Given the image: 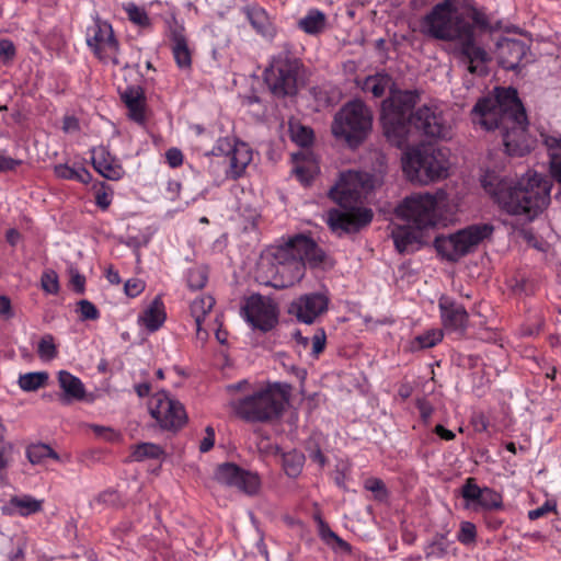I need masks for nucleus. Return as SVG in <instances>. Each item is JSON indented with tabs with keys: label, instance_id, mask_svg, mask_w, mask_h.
<instances>
[{
	"label": "nucleus",
	"instance_id": "1",
	"mask_svg": "<svg viewBox=\"0 0 561 561\" xmlns=\"http://www.w3.org/2000/svg\"><path fill=\"white\" fill-rule=\"evenodd\" d=\"M423 35L443 42L454 43L453 55L470 73L485 75V65L490 61L486 50L477 44L474 28H491L484 12L468 5L460 12L456 0H444L435 4L420 23Z\"/></svg>",
	"mask_w": 561,
	"mask_h": 561
},
{
	"label": "nucleus",
	"instance_id": "2",
	"mask_svg": "<svg viewBox=\"0 0 561 561\" xmlns=\"http://www.w3.org/2000/svg\"><path fill=\"white\" fill-rule=\"evenodd\" d=\"M494 96L479 99L471 114L486 130L499 129L505 152L512 157H524L535 145L528 131L526 110L513 87L495 88Z\"/></svg>",
	"mask_w": 561,
	"mask_h": 561
},
{
	"label": "nucleus",
	"instance_id": "3",
	"mask_svg": "<svg viewBox=\"0 0 561 561\" xmlns=\"http://www.w3.org/2000/svg\"><path fill=\"white\" fill-rule=\"evenodd\" d=\"M481 184L503 210L528 220L535 219L550 204L552 181L537 172H527L516 183L488 173Z\"/></svg>",
	"mask_w": 561,
	"mask_h": 561
},
{
	"label": "nucleus",
	"instance_id": "4",
	"mask_svg": "<svg viewBox=\"0 0 561 561\" xmlns=\"http://www.w3.org/2000/svg\"><path fill=\"white\" fill-rule=\"evenodd\" d=\"M420 100L417 91L390 88L389 96L382 101L381 122L383 135L394 147L408 145L410 135V115Z\"/></svg>",
	"mask_w": 561,
	"mask_h": 561
},
{
	"label": "nucleus",
	"instance_id": "5",
	"mask_svg": "<svg viewBox=\"0 0 561 561\" xmlns=\"http://www.w3.org/2000/svg\"><path fill=\"white\" fill-rule=\"evenodd\" d=\"M305 67L298 57L284 45L283 49L273 56L268 67L263 72V80L268 91L277 99L293 98L304 84Z\"/></svg>",
	"mask_w": 561,
	"mask_h": 561
},
{
	"label": "nucleus",
	"instance_id": "6",
	"mask_svg": "<svg viewBox=\"0 0 561 561\" xmlns=\"http://www.w3.org/2000/svg\"><path fill=\"white\" fill-rule=\"evenodd\" d=\"M291 386L276 382L248 396L237 402L232 408L238 416L250 422H268L277 419L289 400Z\"/></svg>",
	"mask_w": 561,
	"mask_h": 561
},
{
	"label": "nucleus",
	"instance_id": "7",
	"mask_svg": "<svg viewBox=\"0 0 561 561\" xmlns=\"http://www.w3.org/2000/svg\"><path fill=\"white\" fill-rule=\"evenodd\" d=\"M345 184H335L329 191V196L345 210L332 209L328 214L330 229L339 236L354 233L366 227L373 220L374 214L370 208L355 207L363 195L344 188Z\"/></svg>",
	"mask_w": 561,
	"mask_h": 561
},
{
	"label": "nucleus",
	"instance_id": "8",
	"mask_svg": "<svg viewBox=\"0 0 561 561\" xmlns=\"http://www.w3.org/2000/svg\"><path fill=\"white\" fill-rule=\"evenodd\" d=\"M402 165L410 181L428 184L448 176L449 161L444 150L422 145L404 153Z\"/></svg>",
	"mask_w": 561,
	"mask_h": 561
},
{
	"label": "nucleus",
	"instance_id": "9",
	"mask_svg": "<svg viewBox=\"0 0 561 561\" xmlns=\"http://www.w3.org/2000/svg\"><path fill=\"white\" fill-rule=\"evenodd\" d=\"M373 124L370 110L359 100L347 102L335 114L332 134L343 138L352 148L359 146L368 136Z\"/></svg>",
	"mask_w": 561,
	"mask_h": 561
},
{
	"label": "nucleus",
	"instance_id": "10",
	"mask_svg": "<svg viewBox=\"0 0 561 561\" xmlns=\"http://www.w3.org/2000/svg\"><path fill=\"white\" fill-rule=\"evenodd\" d=\"M493 230L490 224H474L447 236H436L433 244L443 259L458 262L461 257L474 252L483 240L492 236Z\"/></svg>",
	"mask_w": 561,
	"mask_h": 561
},
{
	"label": "nucleus",
	"instance_id": "11",
	"mask_svg": "<svg viewBox=\"0 0 561 561\" xmlns=\"http://www.w3.org/2000/svg\"><path fill=\"white\" fill-rule=\"evenodd\" d=\"M270 273L272 279L265 280L266 285L274 288H288L298 283L305 275V266L300 256L294 252L293 242L287 240L283 244L272 248Z\"/></svg>",
	"mask_w": 561,
	"mask_h": 561
},
{
	"label": "nucleus",
	"instance_id": "12",
	"mask_svg": "<svg viewBox=\"0 0 561 561\" xmlns=\"http://www.w3.org/2000/svg\"><path fill=\"white\" fill-rule=\"evenodd\" d=\"M437 198L431 193H414L407 196L397 207L398 218L405 220L417 230L434 227L437 224Z\"/></svg>",
	"mask_w": 561,
	"mask_h": 561
},
{
	"label": "nucleus",
	"instance_id": "13",
	"mask_svg": "<svg viewBox=\"0 0 561 561\" xmlns=\"http://www.w3.org/2000/svg\"><path fill=\"white\" fill-rule=\"evenodd\" d=\"M87 44L101 61L121 65L118 42L110 23L95 18L94 24L88 28Z\"/></svg>",
	"mask_w": 561,
	"mask_h": 561
},
{
	"label": "nucleus",
	"instance_id": "14",
	"mask_svg": "<svg viewBox=\"0 0 561 561\" xmlns=\"http://www.w3.org/2000/svg\"><path fill=\"white\" fill-rule=\"evenodd\" d=\"M149 411L163 430L176 431L187 421L183 404L170 398L165 391H159L151 398Z\"/></svg>",
	"mask_w": 561,
	"mask_h": 561
},
{
	"label": "nucleus",
	"instance_id": "15",
	"mask_svg": "<svg viewBox=\"0 0 561 561\" xmlns=\"http://www.w3.org/2000/svg\"><path fill=\"white\" fill-rule=\"evenodd\" d=\"M245 320L262 332L271 331L278 322V310L273 299L260 294L247 298L241 308Z\"/></svg>",
	"mask_w": 561,
	"mask_h": 561
},
{
	"label": "nucleus",
	"instance_id": "16",
	"mask_svg": "<svg viewBox=\"0 0 561 561\" xmlns=\"http://www.w3.org/2000/svg\"><path fill=\"white\" fill-rule=\"evenodd\" d=\"M414 127L424 136L435 139L450 138V126L446 123L443 113L436 108L423 105L410 115V129Z\"/></svg>",
	"mask_w": 561,
	"mask_h": 561
},
{
	"label": "nucleus",
	"instance_id": "17",
	"mask_svg": "<svg viewBox=\"0 0 561 561\" xmlns=\"http://www.w3.org/2000/svg\"><path fill=\"white\" fill-rule=\"evenodd\" d=\"M329 298L321 293L306 294L294 300L288 312L295 314L299 322L311 324L316 319L327 312Z\"/></svg>",
	"mask_w": 561,
	"mask_h": 561
},
{
	"label": "nucleus",
	"instance_id": "18",
	"mask_svg": "<svg viewBox=\"0 0 561 561\" xmlns=\"http://www.w3.org/2000/svg\"><path fill=\"white\" fill-rule=\"evenodd\" d=\"M528 53L529 46L520 39L504 37L496 43L499 65L506 70H516Z\"/></svg>",
	"mask_w": 561,
	"mask_h": 561
},
{
	"label": "nucleus",
	"instance_id": "19",
	"mask_svg": "<svg viewBox=\"0 0 561 561\" xmlns=\"http://www.w3.org/2000/svg\"><path fill=\"white\" fill-rule=\"evenodd\" d=\"M293 242L294 252L300 256L304 266L318 267L325 257L324 251L311 239L302 234H297L288 239Z\"/></svg>",
	"mask_w": 561,
	"mask_h": 561
},
{
	"label": "nucleus",
	"instance_id": "20",
	"mask_svg": "<svg viewBox=\"0 0 561 561\" xmlns=\"http://www.w3.org/2000/svg\"><path fill=\"white\" fill-rule=\"evenodd\" d=\"M122 101L128 108V116L130 119L138 124H144L146 96L144 89L140 85H128L124 90L118 88Z\"/></svg>",
	"mask_w": 561,
	"mask_h": 561
},
{
	"label": "nucleus",
	"instance_id": "21",
	"mask_svg": "<svg viewBox=\"0 0 561 561\" xmlns=\"http://www.w3.org/2000/svg\"><path fill=\"white\" fill-rule=\"evenodd\" d=\"M391 236L394 247L400 253L414 252L424 243L422 240L423 230H417L409 224L408 226H399L394 228Z\"/></svg>",
	"mask_w": 561,
	"mask_h": 561
},
{
	"label": "nucleus",
	"instance_id": "22",
	"mask_svg": "<svg viewBox=\"0 0 561 561\" xmlns=\"http://www.w3.org/2000/svg\"><path fill=\"white\" fill-rule=\"evenodd\" d=\"M443 324L451 331H463L468 324V312L462 305L445 299L439 300Z\"/></svg>",
	"mask_w": 561,
	"mask_h": 561
},
{
	"label": "nucleus",
	"instance_id": "23",
	"mask_svg": "<svg viewBox=\"0 0 561 561\" xmlns=\"http://www.w3.org/2000/svg\"><path fill=\"white\" fill-rule=\"evenodd\" d=\"M92 164L96 172L112 181L119 180L124 174L123 168L115 162L106 148L102 146L92 150Z\"/></svg>",
	"mask_w": 561,
	"mask_h": 561
},
{
	"label": "nucleus",
	"instance_id": "24",
	"mask_svg": "<svg viewBox=\"0 0 561 561\" xmlns=\"http://www.w3.org/2000/svg\"><path fill=\"white\" fill-rule=\"evenodd\" d=\"M58 383L62 392L59 400L62 404H70L73 401H82L85 398V388L82 381L67 370L58 373Z\"/></svg>",
	"mask_w": 561,
	"mask_h": 561
},
{
	"label": "nucleus",
	"instance_id": "25",
	"mask_svg": "<svg viewBox=\"0 0 561 561\" xmlns=\"http://www.w3.org/2000/svg\"><path fill=\"white\" fill-rule=\"evenodd\" d=\"M43 510V501L36 500L31 495H14L8 504L3 505L1 511L4 515L11 516L18 513L21 516H28Z\"/></svg>",
	"mask_w": 561,
	"mask_h": 561
},
{
	"label": "nucleus",
	"instance_id": "26",
	"mask_svg": "<svg viewBox=\"0 0 561 561\" xmlns=\"http://www.w3.org/2000/svg\"><path fill=\"white\" fill-rule=\"evenodd\" d=\"M377 180L374 175L360 171H347L342 173L336 184H345L344 188L358 192L362 195L375 187Z\"/></svg>",
	"mask_w": 561,
	"mask_h": 561
},
{
	"label": "nucleus",
	"instance_id": "27",
	"mask_svg": "<svg viewBox=\"0 0 561 561\" xmlns=\"http://www.w3.org/2000/svg\"><path fill=\"white\" fill-rule=\"evenodd\" d=\"M165 318L164 305L161 297L157 296L139 317V322H141L148 331L154 332L162 327Z\"/></svg>",
	"mask_w": 561,
	"mask_h": 561
},
{
	"label": "nucleus",
	"instance_id": "28",
	"mask_svg": "<svg viewBox=\"0 0 561 561\" xmlns=\"http://www.w3.org/2000/svg\"><path fill=\"white\" fill-rule=\"evenodd\" d=\"M171 39L173 42L172 53L176 65L182 69H190L192 55L184 34L182 31L174 30L171 33Z\"/></svg>",
	"mask_w": 561,
	"mask_h": 561
},
{
	"label": "nucleus",
	"instance_id": "29",
	"mask_svg": "<svg viewBox=\"0 0 561 561\" xmlns=\"http://www.w3.org/2000/svg\"><path fill=\"white\" fill-rule=\"evenodd\" d=\"M247 16L257 33L265 37H273L275 27L264 9L259 7L247 8Z\"/></svg>",
	"mask_w": 561,
	"mask_h": 561
},
{
	"label": "nucleus",
	"instance_id": "30",
	"mask_svg": "<svg viewBox=\"0 0 561 561\" xmlns=\"http://www.w3.org/2000/svg\"><path fill=\"white\" fill-rule=\"evenodd\" d=\"M543 142L548 148L550 174L556 181H561V138L543 136Z\"/></svg>",
	"mask_w": 561,
	"mask_h": 561
},
{
	"label": "nucleus",
	"instance_id": "31",
	"mask_svg": "<svg viewBox=\"0 0 561 561\" xmlns=\"http://www.w3.org/2000/svg\"><path fill=\"white\" fill-rule=\"evenodd\" d=\"M325 23V14L318 9H312L305 18L298 21V26L309 35H317L323 32Z\"/></svg>",
	"mask_w": 561,
	"mask_h": 561
},
{
	"label": "nucleus",
	"instance_id": "32",
	"mask_svg": "<svg viewBox=\"0 0 561 561\" xmlns=\"http://www.w3.org/2000/svg\"><path fill=\"white\" fill-rule=\"evenodd\" d=\"M391 83L392 79L389 75L378 73L366 78L363 90L371 93L375 98H381Z\"/></svg>",
	"mask_w": 561,
	"mask_h": 561
},
{
	"label": "nucleus",
	"instance_id": "33",
	"mask_svg": "<svg viewBox=\"0 0 561 561\" xmlns=\"http://www.w3.org/2000/svg\"><path fill=\"white\" fill-rule=\"evenodd\" d=\"M305 460V455L296 449L283 454V468L286 474L290 478L298 477L302 470Z\"/></svg>",
	"mask_w": 561,
	"mask_h": 561
},
{
	"label": "nucleus",
	"instance_id": "34",
	"mask_svg": "<svg viewBox=\"0 0 561 561\" xmlns=\"http://www.w3.org/2000/svg\"><path fill=\"white\" fill-rule=\"evenodd\" d=\"M215 305V299L211 296H204L202 298L195 299L191 305V313L195 319L196 330L198 331V335H201V324L206 317V314L213 309Z\"/></svg>",
	"mask_w": 561,
	"mask_h": 561
},
{
	"label": "nucleus",
	"instance_id": "35",
	"mask_svg": "<svg viewBox=\"0 0 561 561\" xmlns=\"http://www.w3.org/2000/svg\"><path fill=\"white\" fill-rule=\"evenodd\" d=\"M54 172L59 179L76 180L84 184L92 180L91 173L85 168L73 169L67 164H58L55 165Z\"/></svg>",
	"mask_w": 561,
	"mask_h": 561
},
{
	"label": "nucleus",
	"instance_id": "36",
	"mask_svg": "<svg viewBox=\"0 0 561 561\" xmlns=\"http://www.w3.org/2000/svg\"><path fill=\"white\" fill-rule=\"evenodd\" d=\"M48 378L46 371L27 373L19 377L18 383L24 391H36L47 383Z\"/></svg>",
	"mask_w": 561,
	"mask_h": 561
},
{
	"label": "nucleus",
	"instance_id": "37",
	"mask_svg": "<svg viewBox=\"0 0 561 561\" xmlns=\"http://www.w3.org/2000/svg\"><path fill=\"white\" fill-rule=\"evenodd\" d=\"M233 486L248 495H255L260 491L261 480L257 473L243 469Z\"/></svg>",
	"mask_w": 561,
	"mask_h": 561
},
{
	"label": "nucleus",
	"instance_id": "38",
	"mask_svg": "<svg viewBox=\"0 0 561 561\" xmlns=\"http://www.w3.org/2000/svg\"><path fill=\"white\" fill-rule=\"evenodd\" d=\"M242 471L243 469L236 463L226 462L218 466L215 478L219 483L233 486Z\"/></svg>",
	"mask_w": 561,
	"mask_h": 561
},
{
	"label": "nucleus",
	"instance_id": "39",
	"mask_svg": "<svg viewBox=\"0 0 561 561\" xmlns=\"http://www.w3.org/2000/svg\"><path fill=\"white\" fill-rule=\"evenodd\" d=\"M163 455V449L152 443H141L135 446L131 458L135 461H142L145 459H158Z\"/></svg>",
	"mask_w": 561,
	"mask_h": 561
},
{
	"label": "nucleus",
	"instance_id": "40",
	"mask_svg": "<svg viewBox=\"0 0 561 561\" xmlns=\"http://www.w3.org/2000/svg\"><path fill=\"white\" fill-rule=\"evenodd\" d=\"M27 458L32 463H39L43 459L50 457L59 459L57 453L46 444H34L27 448Z\"/></svg>",
	"mask_w": 561,
	"mask_h": 561
},
{
	"label": "nucleus",
	"instance_id": "41",
	"mask_svg": "<svg viewBox=\"0 0 561 561\" xmlns=\"http://www.w3.org/2000/svg\"><path fill=\"white\" fill-rule=\"evenodd\" d=\"M448 546L449 542L447 536L444 534H436L431 543L426 547L425 557L443 558L447 553Z\"/></svg>",
	"mask_w": 561,
	"mask_h": 561
},
{
	"label": "nucleus",
	"instance_id": "42",
	"mask_svg": "<svg viewBox=\"0 0 561 561\" xmlns=\"http://www.w3.org/2000/svg\"><path fill=\"white\" fill-rule=\"evenodd\" d=\"M481 497L479 499L478 505L483 510H497L502 507L503 501L502 495L490 489L483 488Z\"/></svg>",
	"mask_w": 561,
	"mask_h": 561
},
{
	"label": "nucleus",
	"instance_id": "43",
	"mask_svg": "<svg viewBox=\"0 0 561 561\" xmlns=\"http://www.w3.org/2000/svg\"><path fill=\"white\" fill-rule=\"evenodd\" d=\"M125 10L127 12L129 21H131L134 24L145 28L150 27L151 21L145 9L134 3H128L125 7Z\"/></svg>",
	"mask_w": 561,
	"mask_h": 561
},
{
	"label": "nucleus",
	"instance_id": "44",
	"mask_svg": "<svg viewBox=\"0 0 561 561\" xmlns=\"http://www.w3.org/2000/svg\"><path fill=\"white\" fill-rule=\"evenodd\" d=\"M291 140L301 147L309 146L313 140V130L302 125H290Z\"/></svg>",
	"mask_w": 561,
	"mask_h": 561
},
{
	"label": "nucleus",
	"instance_id": "45",
	"mask_svg": "<svg viewBox=\"0 0 561 561\" xmlns=\"http://www.w3.org/2000/svg\"><path fill=\"white\" fill-rule=\"evenodd\" d=\"M364 488L374 494V499L383 502L388 499L389 492L385 482L379 478H368L364 482Z\"/></svg>",
	"mask_w": 561,
	"mask_h": 561
},
{
	"label": "nucleus",
	"instance_id": "46",
	"mask_svg": "<svg viewBox=\"0 0 561 561\" xmlns=\"http://www.w3.org/2000/svg\"><path fill=\"white\" fill-rule=\"evenodd\" d=\"M443 339V332L442 331H427L424 334H421L416 336L413 341V347L414 348H430L435 346L438 342H440Z\"/></svg>",
	"mask_w": 561,
	"mask_h": 561
},
{
	"label": "nucleus",
	"instance_id": "47",
	"mask_svg": "<svg viewBox=\"0 0 561 561\" xmlns=\"http://www.w3.org/2000/svg\"><path fill=\"white\" fill-rule=\"evenodd\" d=\"M207 271L204 267H193L187 273V286L192 290L204 288L207 283Z\"/></svg>",
	"mask_w": 561,
	"mask_h": 561
},
{
	"label": "nucleus",
	"instance_id": "48",
	"mask_svg": "<svg viewBox=\"0 0 561 561\" xmlns=\"http://www.w3.org/2000/svg\"><path fill=\"white\" fill-rule=\"evenodd\" d=\"M482 490L483 488L477 484L474 478H468L461 488V496L470 503L478 504Z\"/></svg>",
	"mask_w": 561,
	"mask_h": 561
},
{
	"label": "nucleus",
	"instance_id": "49",
	"mask_svg": "<svg viewBox=\"0 0 561 561\" xmlns=\"http://www.w3.org/2000/svg\"><path fill=\"white\" fill-rule=\"evenodd\" d=\"M41 287L45 293L50 295H57L59 293L58 275L54 270H47L42 274Z\"/></svg>",
	"mask_w": 561,
	"mask_h": 561
},
{
	"label": "nucleus",
	"instance_id": "50",
	"mask_svg": "<svg viewBox=\"0 0 561 561\" xmlns=\"http://www.w3.org/2000/svg\"><path fill=\"white\" fill-rule=\"evenodd\" d=\"M5 427L0 425V480L4 479V469L9 462V456L13 449V445L11 443H5L3 440Z\"/></svg>",
	"mask_w": 561,
	"mask_h": 561
},
{
	"label": "nucleus",
	"instance_id": "51",
	"mask_svg": "<svg viewBox=\"0 0 561 561\" xmlns=\"http://www.w3.org/2000/svg\"><path fill=\"white\" fill-rule=\"evenodd\" d=\"M37 353L39 357L44 359H53L57 356V348L53 335L47 334L41 339Z\"/></svg>",
	"mask_w": 561,
	"mask_h": 561
},
{
	"label": "nucleus",
	"instance_id": "52",
	"mask_svg": "<svg viewBox=\"0 0 561 561\" xmlns=\"http://www.w3.org/2000/svg\"><path fill=\"white\" fill-rule=\"evenodd\" d=\"M310 93L319 106L327 107L335 103L333 91H329L325 87H313Z\"/></svg>",
	"mask_w": 561,
	"mask_h": 561
},
{
	"label": "nucleus",
	"instance_id": "53",
	"mask_svg": "<svg viewBox=\"0 0 561 561\" xmlns=\"http://www.w3.org/2000/svg\"><path fill=\"white\" fill-rule=\"evenodd\" d=\"M239 150L234 149L232 156L230 157V170L233 179L239 178L248 165L250 158L244 154L242 158H239Z\"/></svg>",
	"mask_w": 561,
	"mask_h": 561
},
{
	"label": "nucleus",
	"instance_id": "54",
	"mask_svg": "<svg viewBox=\"0 0 561 561\" xmlns=\"http://www.w3.org/2000/svg\"><path fill=\"white\" fill-rule=\"evenodd\" d=\"M77 305L81 321L99 319L100 312L91 301L82 299Z\"/></svg>",
	"mask_w": 561,
	"mask_h": 561
},
{
	"label": "nucleus",
	"instance_id": "55",
	"mask_svg": "<svg viewBox=\"0 0 561 561\" xmlns=\"http://www.w3.org/2000/svg\"><path fill=\"white\" fill-rule=\"evenodd\" d=\"M70 285L77 294H84L85 291V277L80 274L76 267L69 268Z\"/></svg>",
	"mask_w": 561,
	"mask_h": 561
},
{
	"label": "nucleus",
	"instance_id": "56",
	"mask_svg": "<svg viewBox=\"0 0 561 561\" xmlns=\"http://www.w3.org/2000/svg\"><path fill=\"white\" fill-rule=\"evenodd\" d=\"M145 289V282L139 278H130L127 279L124 285L125 294L128 297H137L140 295Z\"/></svg>",
	"mask_w": 561,
	"mask_h": 561
},
{
	"label": "nucleus",
	"instance_id": "57",
	"mask_svg": "<svg viewBox=\"0 0 561 561\" xmlns=\"http://www.w3.org/2000/svg\"><path fill=\"white\" fill-rule=\"evenodd\" d=\"M476 538V526L472 523L465 522L461 524L460 531L458 534V540L462 543H470Z\"/></svg>",
	"mask_w": 561,
	"mask_h": 561
},
{
	"label": "nucleus",
	"instance_id": "58",
	"mask_svg": "<svg viewBox=\"0 0 561 561\" xmlns=\"http://www.w3.org/2000/svg\"><path fill=\"white\" fill-rule=\"evenodd\" d=\"M556 507H557L556 502L546 501V503L543 505H541L540 507L529 511L528 518L530 520L538 519L550 512H556Z\"/></svg>",
	"mask_w": 561,
	"mask_h": 561
},
{
	"label": "nucleus",
	"instance_id": "59",
	"mask_svg": "<svg viewBox=\"0 0 561 561\" xmlns=\"http://www.w3.org/2000/svg\"><path fill=\"white\" fill-rule=\"evenodd\" d=\"M325 332L323 329H319L316 334L312 336V354H320L325 346Z\"/></svg>",
	"mask_w": 561,
	"mask_h": 561
},
{
	"label": "nucleus",
	"instance_id": "60",
	"mask_svg": "<svg viewBox=\"0 0 561 561\" xmlns=\"http://www.w3.org/2000/svg\"><path fill=\"white\" fill-rule=\"evenodd\" d=\"M206 436L199 444V451L207 453L209 451L215 444V430L211 426H207L205 428Z\"/></svg>",
	"mask_w": 561,
	"mask_h": 561
},
{
	"label": "nucleus",
	"instance_id": "61",
	"mask_svg": "<svg viewBox=\"0 0 561 561\" xmlns=\"http://www.w3.org/2000/svg\"><path fill=\"white\" fill-rule=\"evenodd\" d=\"M165 158L171 168L180 167L183 163V154L178 148L169 149L165 152Z\"/></svg>",
	"mask_w": 561,
	"mask_h": 561
},
{
	"label": "nucleus",
	"instance_id": "62",
	"mask_svg": "<svg viewBox=\"0 0 561 561\" xmlns=\"http://www.w3.org/2000/svg\"><path fill=\"white\" fill-rule=\"evenodd\" d=\"M99 501L107 505L117 506L121 504V496L116 491H104L99 495Z\"/></svg>",
	"mask_w": 561,
	"mask_h": 561
},
{
	"label": "nucleus",
	"instance_id": "63",
	"mask_svg": "<svg viewBox=\"0 0 561 561\" xmlns=\"http://www.w3.org/2000/svg\"><path fill=\"white\" fill-rule=\"evenodd\" d=\"M471 424L477 432H485L489 427V420L483 413H476L471 419Z\"/></svg>",
	"mask_w": 561,
	"mask_h": 561
},
{
	"label": "nucleus",
	"instance_id": "64",
	"mask_svg": "<svg viewBox=\"0 0 561 561\" xmlns=\"http://www.w3.org/2000/svg\"><path fill=\"white\" fill-rule=\"evenodd\" d=\"M319 533L321 538L327 542L331 543L332 538H336V534L330 528V526L319 518Z\"/></svg>",
	"mask_w": 561,
	"mask_h": 561
}]
</instances>
